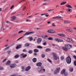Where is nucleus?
<instances>
[{
  "instance_id": "obj_1",
  "label": "nucleus",
  "mask_w": 76,
  "mask_h": 76,
  "mask_svg": "<svg viewBox=\"0 0 76 76\" xmlns=\"http://www.w3.org/2000/svg\"><path fill=\"white\" fill-rule=\"evenodd\" d=\"M72 62V58L69 55L67 58V64H70Z\"/></svg>"
},
{
  "instance_id": "obj_2",
  "label": "nucleus",
  "mask_w": 76,
  "mask_h": 76,
  "mask_svg": "<svg viewBox=\"0 0 76 76\" xmlns=\"http://www.w3.org/2000/svg\"><path fill=\"white\" fill-rule=\"evenodd\" d=\"M52 54L53 56V58L54 60H56L58 59V57H57V56H56V53L53 52L52 53Z\"/></svg>"
},
{
  "instance_id": "obj_3",
  "label": "nucleus",
  "mask_w": 76,
  "mask_h": 76,
  "mask_svg": "<svg viewBox=\"0 0 76 76\" xmlns=\"http://www.w3.org/2000/svg\"><path fill=\"white\" fill-rule=\"evenodd\" d=\"M60 67L57 68L54 72V74L57 75V73H58L60 72Z\"/></svg>"
},
{
  "instance_id": "obj_4",
  "label": "nucleus",
  "mask_w": 76,
  "mask_h": 76,
  "mask_svg": "<svg viewBox=\"0 0 76 76\" xmlns=\"http://www.w3.org/2000/svg\"><path fill=\"white\" fill-rule=\"evenodd\" d=\"M44 68V66H42L40 67V68H38L37 69V70L39 72V73H42L41 71L42 70V69Z\"/></svg>"
},
{
  "instance_id": "obj_5",
  "label": "nucleus",
  "mask_w": 76,
  "mask_h": 76,
  "mask_svg": "<svg viewBox=\"0 0 76 76\" xmlns=\"http://www.w3.org/2000/svg\"><path fill=\"white\" fill-rule=\"evenodd\" d=\"M34 33L33 31L30 32H26V33L23 35L24 36L25 35H31V34H33Z\"/></svg>"
},
{
  "instance_id": "obj_6",
  "label": "nucleus",
  "mask_w": 76,
  "mask_h": 76,
  "mask_svg": "<svg viewBox=\"0 0 76 76\" xmlns=\"http://www.w3.org/2000/svg\"><path fill=\"white\" fill-rule=\"evenodd\" d=\"M61 73L62 75H64V76H66V75H67V73L66 72V71L64 69L63 70Z\"/></svg>"
},
{
  "instance_id": "obj_7",
  "label": "nucleus",
  "mask_w": 76,
  "mask_h": 76,
  "mask_svg": "<svg viewBox=\"0 0 76 76\" xmlns=\"http://www.w3.org/2000/svg\"><path fill=\"white\" fill-rule=\"evenodd\" d=\"M42 41V39L41 38H38L37 40V44H39L41 43Z\"/></svg>"
},
{
  "instance_id": "obj_8",
  "label": "nucleus",
  "mask_w": 76,
  "mask_h": 76,
  "mask_svg": "<svg viewBox=\"0 0 76 76\" xmlns=\"http://www.w3.org/2000/svg\"><path fill=\"white\" fill-rule=\"evenodd\" d=\"M67 50H70L72 48V45L70 44L67 45Z\"/></svg>"
},
{
  "instance_id": "obj_9",
  "label": "nucleus",
  "mask_w": 76,
  "mask_h": 76,
  "mask_svg": "<svg viewBox=\"0 0 76 76\" xmlns=\"http://www.w3.org/2000/svg\"><path fill=\"white\" fill-rule=\"evenodd\" d=\"M65 47H62V49L64 51H67V44H66L64 45Z\"/></svg>"
},
{
  "instance_id": "obj_10",
  "label": "nucleus",
  "mask_w": 76,
  "mask_h": 76,
  "mask_svg": "<svg viewBox=\"0 0 76 76\" xmlns=\"http://www.w3.org/2000/svg\"><path fill=\"white\" fill-rule=\"evenodd\" d=\"M48 32V33H50V34H53L55 32L53 30H49L47 31Z\"/></svg>"
},
{
  "instance_id": "obj_11",
  "label": "nucleus",
  "mask_w": 76,
  "mask_h": 76,
  "mask_svg": "<svg viewBox=\"0 0 76 76\" xmlns=\"http://www.w3.org/2000/svg\"><path fill=\"white\" fill-rule=\"evenodd\" d=\"M31 67L30 66H27V67H26L25 69L26 71V72H28V71H29V70L31 69Z\"/></svg>"
},
{
  "instance_id": "obj_12",
  "label": "nucleus",
  "mask_w": 76,
  "mask_h": 76,
  "mask_svg": "<svg viewBox=\"0 0 76 76\" xmlns=\"http://www.w3.org/2000/svg\"><path fill=\"white\" fill-rule=\"evenodd\" d=\"M10 67L11 68H14V67H16V64H12L10 65Z\"/></svg>"
},
{
  "instance_id": "obj_13",
  "label": "nucleus",
  "mask_w": 76,
  "mask_h": 76,
  "mask_svg": "<svg viewBox=\"0 0 76 76\" xmlns=\"http://www.w3.org/2000/svg\"><path fill=\"white\" fill-rule=\"evenodd\" d=\"M11 64V61L10 60H8L7 61V62L6 63V65L7 66H9Z\"/></svg>"
},
{
  "instance_id": "obj_14",
  "label": "nucleus",
  "mask_w": 76,
  "mask_h": 76,
  "mask_svg": "<svg viewBox=\"0 0 76 76\" xmlns=\"http://www.w3.org/2000/svg\"><path fill=\"white\" fill-rule=\"evenodd\" d=\"M42 65V63L40 62H38L36 64V66H41Z\"/></svg>"
},
{
  "instance_id": "obj_15",
  "label": "nucleus",
  "mask_w": 76,
  "mask_h": 76,
  "mask_svg": "<svg viewBox=\"0 0 76 76\" xmlns=\"http://www.w3.org/2000/svg\"><path fill=\"white\" fill-rule=\"evenodd\" d=\"M58 35L59 36H60L61 37H65V34H60V33H58Z\"/></svg>"
},
{
  "instance_id": "obj_16",
  "label": "nucleus",
  "mask_w": 76,
  "mask_h": 76,
  "mask_svg": "<svg viewBox=\"0 0 76 76\" xmlns=\"http://www.w3.org/2000/svg\"><path fill=\"white\" fill-rule=\"evenodd\" d=\"M67 13H69H69H70V12H71L72 13V9H67Z\"/></svg>"
},
{
  "instance_id": "obj_17",
  "label": "nucleus",
  "mask_w": 76,
  "mask_h": 76,
  "mask_svg": "<svg viewBox=\"0 0 76 76\" xmlns=\"http://www.w3.org/2000/svg\"><path fill=\"white\" fill-rule=\"evenodd\" d=\"M53 19H60L62 18V17L61 16H56L53 17Z\"/></svg>"
},
{
  "instance_id": "obj_18",
  "label": "nucleus",
  "mask_w": 76,
  "mask_h": 76,
  "mask_svg": "<svg viewBox=\"0 0 76 76\" xmlns=\"http://www.w3.org/2000/svg\"><path fill=\"white\" fill-rule=\"evenodd\" d=\"M67 31H68V32H73V30L70 28L67 29Z\"/></svg>"
},
{
  "instance_id": "obj_19",
  "label": "nucleus",
  "mask_w": 76,
  "mask_h": 76,
  "mask_svg": "<svg viewBox=\"0 0 76 76\" xmlns=\"http://www.w3.org/2000/svg\"><path fill=\"white\" fill-rule=\"evenodd\" d=\"M69 70L71 72H73V67H70Z\"/></svg>"
},
{
  "instance_id": "obj_20",
  "label": "nucleus",
  "mask_w": 76,
  "mask_h": 76,
  "mask_svg": "<svg viewBox=\"0 0 76 76\" xmlns=\"http://www.w3.org/2000/svg\"><path fill=\"white\" fill-rule=\"evenodd\" d=\"M51 50L50 48H47L45 49V51H46V52H48V51H51Z\"/></svg>"
},
{
  "instance_id": "obj_21",
  "label": "nucleus",
  "mask_w": 76,
  "mask_h": 76,
  "mask_svg": "<svg viewBox=\"0 0 76 76\" xmlns=\"http://www.w3.org/2000/svg\"><path fill=\"white\" fill-rule=\"evenodd\" d=\"M28 38L30 41H32L33 40V38L32 37H28Z\"/></svg>"
},
{
  "instance_id": "obj_22",
  "label": "nucleus",
  "mask_w": 76,
  "mask_h": 76,
  "mask_svg": "<svg viewBox=\"0 0 76 76\" xmlns=\"http://www.w3.org/2000/svg\"><path fill=\"white\" fill-rule=\"evenodd\" d=\"M37 58H34L32 59L33 62H34V63H35V62H37Z\"/></svg>"
},
{
  "instance_id": "obj_23",
  "label": "nucleus",
  "mask_w": 76,
  "mask_h": 76,
  "mask_svg": "<svg viewBox=\"0 0 76 76\" xmlns=\"http://www.w3.org/2000/svg\"><path fill=\"white\" fill-rule=\"evenodd\" d=\"M21 48V45H19L18 46H17L16 47V49H19V48Z\"/></svg>"
},
{
  "instance_id": "obj_24",
  "label": "nucleus",
  "mask_w": 76,
  "mask_h": 76,
  "mask_svg": "<svg viewBox=\"0 0 76 76\" xmlns=\"http://www.w3.org/2000/svg\"><path fill=\"white\" fill-rule=\"evenodd\" d=\"M34 52L35 53H38L39 52V50L37 49H35L34 50Z\"/></svg>"
},
{
  "instance_id": "obj_25",
  "label": "nucleus",
  "mask_w": 76,
  "mask_h": 76,
  "mask_svg": "<svg viewBox=\"0 0 76 76\" xmlns=\"http://www.w3.org/2000/svg\"><path fill=\"white\" fill-rule=\"evenodd\" d=\"M71 39V38H67V41L69 42H71V41H70V40Z\"/></svg>"
},
{
  "instance_id": "obj_26",
  "label": "nucleus",
  "mask_w": 76,
  "mask_h": 76,
  "mask_svg": "<svg viewBox=\"0 0 76 76\" xmlns=\"http://www.w3.org/2000/svg\"><path fill=\"white\" fill-rule=\"evenodd\" d=\"M48 39L50 40V41H52V40H53V37H50L48 38Z\"/></svg>"
},
{
  "instance_id": "obj_27",
  "label": "nucleus",
  "mask_w": 76,
  "mask_h": 76,
  "mask_svg": "<svg viewBox=\"0 0 76 76\" xmlns=\"http://www.w3.org/2000/svg\"><path fill=\"white\" fill-rule=\"evenodd\" d=\"M66 3H67V2H63L61 3L60 5H64V4H65Z\"/></svg>"
},
{
  "instance_id": "obj_28",
  "label": "nucleus",
  "mask_w": 76,
  "mask_h": 76,
  "mask_svg": "<svg viewBox=\"0 0 76 76\" xmlns=\"http://www.w3.org/2000/svg\"><path fill=\"white\" fill-rule=\"evenodd\" d=\"M32 51H33L32 50H30L28 51V53L29 54H32Z\"/></svg>"
},
{
  "instance_id": "obj_29",
  "label": "nucleus",
  "mask_w": 76,
  "mask_h": 76,
  "mask_svg": "<svg viewBox=\"0 0 76 76\" xmlns=\"http://www.w3.org/2000/svg\"><path fill=\"white\" fill-rule=\"evenodd\" d=\"M54 39L56 41H57V42H59L60 39H58V38H56Z\"/></svg>"
},
{
  "instance_id": "obj_30",
  "label": "nucleus",
  "mask_w": 76,
  "mask_h": 76,
  "mask_svg": "<svg viewBox=\"0 0 76 76\" xmlns=\"http://www.w3.org/2000/svg\"><path fill=\"white\" fill-rule=\"evenodd\" d=\"M19 55H15V58H19Z\"/></svg>"
},
{
  "instance_id": "obj_31",
  "label": "nucleus",
  "mask_w": 76,
  "mask_h": 76,
  "mask_svg": "<svg viewBox=\"0 0 76 76\" xmlns=\"http://www.w3.org/2000/svg\"><path fill=\"white\" fill-rule=\"evenodd\" d=\"M29 45H29V43H26V44H25V47H29Z\"/></svg>"
},
{
  "instance_id": "obj_32",
  "label": "nucleus",
  "mask_w": 76,
  "mask_h": 76,
  "mask_svg": "<svg viewBox=\"0 0 76 76\" xmlns=\"http://www.w3.org/2000/svg\"><path fill=\"white\" fill-rule=\"evenodd\" d=\"M67 7L68 8H72V6H71L70 5H67Z\"/></svg>"
},
{
  "instance_id": "obj_33",
  "label": "nucleus",
  "mask_w": 76,
  "mask_h": 76,
  "mask_svg": "<svg viewBox=\"0 0 76 76\" xmlns=\"http://www.w3.org/2000/svg\"><path fill=\"white\" fill-rule=\"evenodd\" d=\"M37 48H40L41 49H42V47L41 46H37Z\"/></svg>"
},
{
  "instance_id": "obj_34",
  "label": "nucleus",
  "mask_w": 76,
  "mask_h": 76,
  "mask_svg": "<svg viewBox=\"0 0 76 76\" xmlns=\"http://www.w3.org/2000/svg\"><path fill=\"white\" fill-rule=\"evenodd\" d=\"M47 60H48V61H49V62L50 63H52V61H51V60H50L49 58H48Z\"/></svg>"
},
{
  "instance_id": "obj_35",
  "label": "nucleus",
  "mask_w": 76,
  "mask_h": 76,
  "mask_svg": "<svg viewBox=\"0 0 76 76\" xmlns=\"http://www.w3.org/2000/svg\"><path fill=\"white\" fill-rule=\"evenodd\" d=\"M41 56L42 58H44L45 57V55H44V54H42V55Z\"/></svg>"
},
{
  "instance_id": "obj_36",
  "label": "nucleus",
  "mask_w": 76,
  "mask_h": 76,
  "mask_svg": "<svg viewBox=\"0 0 76 76\" xmlns=\"http://www.w3.org/2000/svg\"><path fill=\"white\" fill-rule=\"evenodd\" d=\"M27 56V54H25L24 55V56H23V58H25Z\"/></svg>"
},
{
  "instance_id": "obj_37",
  "label": "nucleus",
  "mask_w": 76,
  "mask_h": 76,
  "mask_svg": "<svg viewBox=\"0 0 76 76\" xmlns=\"http://www.w3.org/2000/svg\"><path fill=\"white\" fill-rule=\"evenodd\" d=\"M71 43H72V44L74 43V41L72 39H71Z\"/></svg>"
},
{
  "instance_id": "obj_38",
  "label": "nucleus",
  "mask_w": 76,
  "mask_h": 76,
  "mask_svg": "<svg viewBox=\"0 0 76 76\" xmlns=\"http://www.w3.org/2000/svg\"><path fill=\"white\" fill-rule=\"evenodd\" d=\"M23 52H27V50L26 49H24L23 50Z\"/></svg>"
},
{
  "instance_id": "obj_39",
  "label": "nucleus",
  "mask_w": 76,
  "mask_h": 76,
  "mask_svg": "<svg viewBox=\"0 0 76 76\" xmlns=\"http://www.w3.org/2000/svg\"><path fill=\"white\" fill-rule=\"evenodd\" d=\"M10 48V47L9 46L8 47H7L5 48L4 50H8V49H9V48Z\"/></svg>"
},
{
  "instance_id": "obj_40",
  "label": "nucleus",
  "mask_w": 76,
  "mask_h": 76,
  "mask_svg": "<svg viewBox=\"0 0 76 76\" xmlns=\"http://www.w3.org/2000/svg\"><path fill=\"white\" fill-rule=\"evenodd\" d=\"M63 42V40L61 39H59V42Z\"/></svg>"
},
{
  "instance_id": "obj_41",
  "label": "nucleus",
  "mask_w": 76,
  "mask_h": 76,
  "mask_svg": "<svg viewBox=\"0 0 76 76\" xmlns=\"http://www.w3.org/2000/svg\"><path fill=\"white\" fill-rule=\"evenodd\" d=\"M23 32V31L21 30V31H19L18 32V33L19 34H20V33H22V32Z\"/></svg>"
},
{
  "instance_id": "obj_42",
  "label": "nucleus",
  "mask_w": 76,
  "mask_h": 76,
  "mask_svg": "<svg viewBox=\"0 0 76 76\" xmlns=\"http://www.w3.org/2000/svg\"><path fill=\"white\" fill-rule=\"evenodd\" d=\"M7 60V58H5L2 61L3 63H4V62L5 61H6Z\"/></svg>"
},
{
  "instance_id": "obj_43",
  "label": "nucleus",
  "mask_w": 76,
  "mask_h": 76,
  "mask_svg": "<svg viewBox=\"0 0 76 76\" xmlns=\"http://www.w3.org/2000/svg\"><path fill=\"white\" fill-rule=\"evenodd\" d=\"M48 15V14L47 13L42 14H41V16H43V15Z\"/></svg>"
},
{
  "instance_id": "obj_44",
  "label": "nucleus",
  "mask_w": 76,
  "mask_h": 76,
  "mask_svg": "<svg viewBox=\"0 0 76 76\" xmlns=\"http://www.w3.org/2000/svg\"><path fill=\"white\" fill-rule=\"evenodd\" d=\"M73 58H74V59L76 60V56L75 55H74L73 56Z\"/></svg>"
},
{
  "instance_id": "obj_45",
  "label": "nucleus",
  "mask_w": 76,
  "mask_h": 76,
  "mask_svg": "<svg viewBox=\"0 0 76 76\" xmlns=\"http://www.w3.org/2000/svg\"><path fill=\"white\" fill-rule=\"evenodd\" d=\"M74 64L75 66H76V61H74Z\"/></svg>"
},
{
  "instance_id": "obj_46",
  "label": "nucleus",
  "mask_w": 76,
  "mask_h": 76,
  "mask_svg": "<svg viewBox=\"0 0 76 76\" xmlns=\"http://www.w3.org/2000/svg\"><path fill=\"white\" fill-rule=\"evenodd\" d=\"M24 53H22V54H21V55H20V56H21V57H23V56H24Z\"/></svg>"
},
{
  "instance_id": "obj_47",
  "label": "nucleus",
  "mask_w": 76,
  "mask_h": 76,
  "mask_svg": "<svg viewBox=\"0 0 76 76\" xmlns=\"http://www.w3.org/2000/svg\"><path fill=\"white\" fill-rule=\"evenodd\" d=\"M52 26H56V25H55V24H54V23H52Z\"/></svg>"
},
{
  "instance_id": "obj_48",
  "label": "nucleus",
  "mask_w": 76,
  "mask_h": 76,
  "mask_svg": "<svg viewBox=\"0 0 76 76\" xmlns=\"http://www.w3.org/2000/svg\"><path fill=\"white\" fill-rule=\"evenodd\" d=\"M41 37H42L43 38H44V39H45V37L44 36H41Z\"/></svg>"
},
{
  "instance_id": "obj_49",
  "label": "nucleus",
  "mask_w": 76,
  "mask_h": 76,
  "mask_svg": "<svg viewBox=\"0 0 76 76\" xmlns=\"http://www.w3.org/2000/svg\"><path fill=\"white\" fill-rule=\"evenodd\" d=\"M42 44L43 45H46V42H44Z\"/></svg>"
},
{
  "instance_id": "obj_50",
  "label": "nucleus",
  "mask_w": 76,
  "mask_h": 76,
  "mask_svg": "<svg viewBox=\"0 0 76 76\" xmlns=\"http://www.w3.org/2000/svg\"><path fill=\"white\" fill-rule=\"evenodd\" d=\"M64 59V57H62L61 58V60H63V59Z\"/></svg>"
},
{
  "instance_id": "obj_51",
  "label": "nucleus",
  "mask_w": 76,
  "mask_h": 76,
  "mask_svg": "<svg viewBox=\"0 0 76 76\" xmlns=\"http://www.w3.org/2000/svg\"><path fill=\"white\" fill-rule=\"evenodd\" d=\"M3 68L2 67H1V66H0V70H3Z\"/></svg>"
},
{
  "instance_id": "obj_52",
  "label": "nucleus",
  "mask_w": 76,
  "mask_h": 76,
  "mask_svg": "<svg viewBox=\"0 0 76 76\" xmlns=\"http://www.w3.org/2000/svg\"><path fill=\"white\" fill-rule=\"evenodd\" d=\"M23 37H21L19 38H18V39H17V41H18V40H19V39H21V38H23Z\"/></svg>"
},
{
  "instance_id": "obj_53",
  "label": "nucleus",
  "mask_w": 76,
  "mask_h": 76,
  "mask_svg": "<svg viewBox=\"0 0 76 76\" xmlns=\"http://www.w3.org/2000/svg\"><path fill=\"white\" fill-rule=\"evenodd\" d=\"M14 7V5H12L10 8V9H12Z\"/></svg>"
},
{
  "instance_id": "obj_54",
  "label": "nucleus",
  "mask_w": 76,
  "mask_h": 76,
  "mask_svg": "<svg viewBox=\"0 0 76 76\" xmlns=\"http://www.w3.org/2000/svg\"><path fill=\"white\" fill-rule=\"evenodd\" d=\"M48 10V12H51V11H53V10Z\"/></svg>"
},
{
  "instance_id": "obj_55",
  "label": "nucleus",
  "mask_w": 76,
  "mask_h": 76,
  "mask_svg": "<svg viewBox=\"0 0 76 76\" xmlns=\"http://www.w3.org/2000/svg\"><path fill=\"white\" fill-rule=\"evenodd\" d=\"M70 21H67V24H69L70 23Z\"/></svg>"
},
{
  "instance_id": "obj_56",
  "label": "nucleus",
  "mask_w": 76,
  "mask_h": 76,
  "mask_svg": "<svg viewBox=\"0 0 76 76\" xmlns=\"http://www.w3.org/2000/svg\"><path fill=\"white\" fill-rule=\"evenodd\" d=\"M15 45V43H13V44H12V45H11L10 47H12V46H13V45Z\"/></svg>"
},
{
  "instance_id": "obj_57",
  "label": "nucleus",
  "mask_w": 76,
  "mask_h": 76,
  "mask_svg": "<svg viewBox=\"0 0 76 76\" xmlns=\"http://www.w3.org/2000/svg\"><path fill=\"white\" fill-rule=\"evenodd\" d=\"M24 67H22V69L23 70L22 71H23V70H24Z\"/></svg>"
},
{
  "instance_id": "obj_58",
  "label": "nucleus",
  "mask_w": 76,
  "mask_h": 76,
  "mask_svg": "<svg viewBox=\"0 0 76 76\" xmlns=\"http://www.w3.org/2000/svg\"><path fill=\"white\" fill-rule=\"evenodd\" d=\"M15 63H18V61H15Z\"/></svg>"
},
{
  "instance_id": "obj_59",
  "label": "nucleus",
  "mask_w": 76,
  "mask_h": 76,
  "mask_svg": "<svg viewBox=\"0 0 76 76\" xmlns=\"http://www.w3.org/2000/svg\"><path fill=\"white\" fill-rule=\"evenodd\" d=\"M12 19H13V20L15 19V16H13V17H12Z\"/></svg>"
},
{
  "instance_id": "obj_60",
  "label": "nucleus",
  "mask_w": 76,
  "mask_h": 76,
  "mask_svg": "<svg viewBox=\"0 0 76 76\" xmlns=\"http://www.w3.org/2000/svg\"><path fill=\"white\" fill-rule=\"evenodd\" d=\"M8 54H10V53H11V51L10 50L8 51Z\"/></svg>"
},
{
  "instance_id": "obj_61",
  "label": "nucleus",
  "mask_w": 76,
  "mask_h": 76,
  "mask_svg": "<svg viewBox=\"0 0 76 76\" xmlns=\"http://www.w3.org/2000/svg\"><path fill=\"white\" fill-rule=\"evenodd\" d=\"M34 56H37V53H34Z\"/></svg>"
},
{
  "instance_id": "obj_62",
  "label": "nucleus",
  "mask_w": 76,
  "mask_h": 76,
  "mask_svg": "<svg viewBox=\"0 0 76 76\" xmlns=\"http://www.w3.org/2000/svg\"><path fill=\"white\" fill-rule=\"evenodd\" d=\"M49 16V15H45V16H46V17H48Z\"/></svg>"
},
{
  "instance_id": "obj_63",
  "label": "nucleus",
  "mask_w": 76,
  "mask_h": 76,
  "mask_svg": "<svg viewBox=\"0 0 76 76\" xmlns=\"http://www.w3.org/2000/svg\"><path fill=\"white\" fill-rule=\"evenodd\" d=\"M26 9V7H25L23 8V10H25V9Z\"/></svg>"
},
{
  "instance_id": "obj_64",
  "label": "nucleus",
  "mask_w": 76,
  "mask_h": 76,
  "mask_svg": "<svg viewBox=\"0 0 76 76\" xmlns=\"http://www.w3.org/2000/svg\"><path fill=\"white\" fill-rule=\"evenodd\" d=\"M60 13H62V14L63 13V11H60Z\"/></svg>"
}]
</instances>
